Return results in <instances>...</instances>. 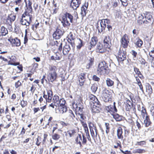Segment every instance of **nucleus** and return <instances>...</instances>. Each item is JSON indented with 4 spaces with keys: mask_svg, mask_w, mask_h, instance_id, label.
<instances>
[{
    "mask_svg": "<svg viewBox=\"0 0 154 154\" xmlns=\"http://www.w3.org/2000/svg\"><path fill=\"white\" fill-rule=\"evenodd\" d=\"M20 104L22 108H23L27 106L28 102L26 100H24V98H23L20 101Z\"/></svg>",
    "mask_w": 154,
    "mask_h": 154,
    "instance_id": "79ce46f5",
    "label": "nucleus"
},
{
    "mask_svg": "<svg viewBox=\"0 0 154 154\" xmlns=\"http://www.w3.org/2000/svg\"><path fill=\"white\" fill-rule=\"evenodd\" d=\"M57 68L56 66L52 65L49 66L47 77L49 82L53 83L56 80L57 77Z\"/></svg>",
    "mask_w": 154,
    "mask_h": 154,
    "instance_id": "f257e3e1",
    "label": "nucleus"
},
{
    "mask_svg": "<svg viewBox=\"0 0 154 154\" xmlns=\"http://www.w3.org/2000/svg\"><path fill=\"white\" fill-rule=\"evenodd\" d=\"M76 106L75 108V113L76 115H78V114L82 113H83V109L84 107L80 103L77 104L76 103L75 104Z\"/></svg>",
    "mask_w": 154,
    "mask_h": 154,
    "instance_id": "aec40b11",
    "label": "nucleus"
},
{
    "mask_svg": "<svg viewBox=\"0 0 154 154\" xmlns=\"http://www.w3.org/2000/svg\"><path fill=\"white\" fill-rule=\"evenodd\" d=\"M109 41L108 39H103V43H100L97 46V51L102 54L108 51L109 49Z\"/></svg>",
    "mask_w": 154,
    "mask_h": 154,
    "instance_id": "f03ea898",
    "label": "nucleus"
},
{
    "mask_svg": "<svg viewBox=\"0 0 154 154\" xmlns=\"http://www.w3.org/2000/svg\"><path fill=\"white\" fill-rule=\"evenodd\" d=\"M109 91L106 89H104L103 91L102 97L105 102H108L111 100L112 96L109 94Z\"/></svg>",
    "mask_w": 154,
    "mask_h": 154,
    "instance_id": "ddd939ff",
    "label": "nucleus"
},
{
    "mask_svg": "<svg viewBox=\"0 0 154 154\" xmlns=\"http://www.w3.org/2000/svg\"><path fill=\"white\" fill-rule=\"evenodd\" d=\"M75 100L77 102V103H80L82 101V95L81 94L77 95L75 97Z\"/></svg>",
    "mask_w": 154,
    "mask_h": 154,
    "instance_id": "58836bf2",
    "label": "nucleus"
},
{
    "mask_svg": "<svg viewBox=\"0 0 154 154\" xmlns=\"http://www.w3.org/2000/svg\"><path fill=\"white\" fill-rule=\"evenodd\" d=\"M57 122L56 120H53V117L52 116L49 117L48 119V122L46 124L45 126L47 127V126H49L50 129H51L53 126H54V125Z\"/></svg>",
    "mask_w": 154,
    "mask_h": 154,
    "instance_id": "6ab92c4d",
    "label": "nucleus"
},
{
    "mask_svg": "<svg viewBox=\"0 0 154 154\" xmlns=\"http://www.w3.org/2000/svg\"><path fill=\"white\" fill-rule=\"evenodd\" d=\"M60 123L63 127L66 128L70 126V124L68 122H66L63 121H61L60 122Z\"/></svg>",
    "mask_w": 154,
    "mask_h": 154,
    "instance_id": "bf43d9fd",
    "label": "nucleus"
},
{
    "mask_svg": "<svg viewBox=\"0 0 154 154\" xmlns=\"http://www.w3.org/2000/svg\"><path fill=\"white\" fill-rule=\"evenodd\" d=\"M16 17L14 15H11L8 17L7 20V22L8 23H12L15 19Z\"/></svg>",
    "mask_w": 154,
    "mask_h": 154,
    "instance_id": "c03bdc74",
    "label": "nucleus"
},
{
    "mask_svg": "<svg viewBox=\"0 0 154 154\" xmlns=\"http://www.w3.org/2000/svg\"><path fill=\"white\" fill-rule=\"evenodd\" d=\"M110 21L107 19H103L98 21L97 23V29L98 32H101L105 29L106 27V24L109 23ZM107 27L109 31L112 29L110 25H107Z\"/></svg>",
    "mask_w": 154,
    "mask_h": 154,
    "instance_id": "20e7f679",
    "label": "nucleus"
},
{
    "mask_svg": "<svg viewBox=\"0 0 154 154\" xmlns=\"http://www.w3.org/2000/svg\"><path fill=\"white\" fill-rule=\"evenodd\" d=\"M94 59L91 58L89 60V62L87 66V67L88 68H89L94 64Z\"/></svg>",
    "mask_w": 154,
    "mask_h": 154,
    "instance_id": "6e6d98bb",
    "label": "nucleus"
},
{
    "mask_svg": "<svg viewBox=\"0 0 154 154\" xmlns=\"http://www.w3.org/2000/svg\"><path fill=\"white\" fill-rule=\"evenodd\" d=\"M115 145L114 146V148L115 149H119L120 150L122 148V143L119 140H116L114 141Z\"/></svg>",
    "mask_w": 154,
    "mask_h": 154,
    "instance_id": "f704fd0d",
    "label": "nucleus"
},
{
    "mask_svg": "<svg viewBox=\"0 0 154 154\" xmlns=\"http://www.w3.org/2000/svg\"><path fill=\"white\" fill-rule=\"evenodd\" d=\"M88 98L90 101L94 104L96 105L97 106H101L100 102L99 101L96 97L92 94L89 95Z\"/></svg>",
    "mask_w": 154,
    "mask_h": 154,
    "instance_id": "f3484780",
    "label": "nucleus"
},
{
    "mask_svg": "<svg viewBox=\"0 0 154 154\" xmlns=\"http://www.w3.org/2000/svg\"><path fill=\"white\" fill-rule=\"evenodd\" d=\"M145 14V19L147 22L150 23L151 20L152 18V17L150 12H146Z\"/></svg>",
    "mask_w": 154,
    "mask_h": 154,
    "instance_id": "2f4dec72",
    "label": "nucleus"
},
{
    "mask_svg": "<svg viewBox=\"0 0 154 154\" xmlns=\"http://www.w3.org/2000/svg\"><path fill=\"white\" fill-rule=\"evenodd\" d=\"M10 41L11 40H8V39L7 40L6 39H3L1 41V42H3L4 46L5 45L6 46H8L9 45V42H10Z\"/></svg>",
    "mask_w": 154,
    "mask_h": 154,
    "instance_id": "13d9d810",
    "label": "nucleus"
},
{
    "mask_svg": "<svg viewBox=\"0 0 154 154\" xmlns=\"http://www.w3.org/2000/svg\"><path fill=\"white\" fill-rule=\"evenodd\" d=\"M97 72L98 74L105 75L108 74L109 72L108 64L104 61L100 62L98 66Z\"/></svg>",
    "mask_w": 154,
    "mask_h": 154,
    "instance_id": "7ed1b4c3",
    "label": "nucleus"
},
{
    "mask_svg": "<svg viewBox=\"0 0 154 154\" xmlns=\"http://www.w3.org/2000/svg\"><path fill=\"white\" fill-rule=\"evenodd\" d=\"M125 109L126 111L128 112L130 116H132L134 114H136V110L135 107L133 106V104L129 100L126 101V105Z\"/></svg>",
    "mask_w": 154,
    "mask_h": 154,
    "instance_id": "6e6552de",
    "label": "nucleus"
},
{
    "mask_svg": "<svg viewBox=\"0 0 154 154\" xmlns=\"http://www.w3.org/2000/svg\"><path fill=\"white\" fill-rule=\"evenodd\" d=\"M27 2V5L28 6V8L25 13H26V14H31L32 11V2L30 0H28Z\"/></svg>",
    "mask_w": 154,
    "mask_h": 154,
    "instance_id": "c756f323",
    "label": "nucleus"
},
{
    "mask_svg": "<svg viewBox=\"0 0 154 154\" xmlns=\"http://www.w3.org/2000/svg\"><path fill=\"white\" fill-rule=\"evenodd\" d=\"M88 126L90 130L91 134L93 138L94 139L97 137L98 130L95 123L90 122L88 123Z\"/></svg>",
    "mask_w": 154,
    "mask_h": 154,
    "instance_id": "9b49d317",
    "label": "nucleus"
},
{
    "mask_svg": "<svg viewBox=\"0 0 154 154\" xmlns=\"http://www.w3.org/2000/svg\"><path fill=\"white\" fill-rule=\"evenodd\" d=\"M87 137H86L85 134L83 133L82 135L81 134H77L75 138V143L76 145H79L81 148L82 147V145H85L87 143Z\"/></svg>",
    "mask_w": 154,
    "mask_h": 154,
    "instance_id": "0eeeda50",
    "label": "nucleus"
},
{
    "mask_svg": "<svg viewBox=\"0 0 154 154\" xmlns=\"http://www.w3.org/2000/svg\"><path fill=\"white\" fill-rule=\"evenodd\" d=\"M13 117L14 116H11V114L10 113H9L8 114H7L6 116V118L8 121H11L12 120V118H13Z\"/></svg>",
    "mask_w": 154,
    "mask_h": 154,
    "instance_id": "680f3d73",
    "label": "nucleus"
},
{
    "mask_svg": "<svg viewBox=\"0 0 154 154\" xmlns=\"http://www.w3.org/2000/svg\"><path fill=\"white\" fill-rule=\"evenodd\" d=\"M97 89V85L96 84H94L92 85L91 86V90L92 93L94 94L96 92Z\"/></svg>",
    "mask_w": 154,
    "mask_h": 154,
    "instance_id": "49530a36",
    "label": "nucleus"
},
{
    "mask_svg": "<svg viewBox=\"0 0 154 154\" xmlns=\"http://www.w3.org/2000/svg\"><path fill=\"white\" fill-rule=\"evenodd\" d=\"M61 23L64 27H67L70 26L73 21V16L70 14L66 13L62 16Z\"/></svg>",
    "mask_w": 154,
    "mask_h": 154,
    "instance_id": "39448f33",
    "label": "nucleus"
},
{
    "mask_svg": "<svg viewBox=\"0 0 154 154\" xmlns=\"http://www.w3.org/2000/svg\"><path fill=\"white\" fill-rule=\"evenodd\" d=\"M22 85V84L20 80H18L15 83V86L16 88H17Z\"/></svg>",
    "mask_w": 154,
    "mask_h": 154,
    "instance_id": "338daca9",
    "label": "nucleus"
},
{
    "mask_svg": "<svg viewBox=\"0 0 154 154\" xmlns=\"http://www.w3.org/2000/svg\"><path fill=\"white\" fill-rule=\"evenodd\" d=\"M79 45L77 46V48L78 49H80L81 48L83 45V42L81 40V39H79Z\"/></svg>",
    "mask_w": 154,
    "mask_h": 154,
    "instance_id": "0e129e2a",
    "label": "nucleus"
},
{
    "mask_svg": "<svg viewBox=\"0 0 154 154\" xmlns=\"http://www.w3.org/2000/svg\"><path fill=\"white\" fill-rule=\"evenodd\" d=\"M88 7V4H87L86 5L85 4V5H83L81 8V14L83 16L85 15L87 13V10Z\"/></svg>",
    "mask_w": 154,
    "mask_h": 154,
    "instance_id": "e433bc0d",
    "label": "nucleus"
},
{
    "mask_svg": "<svg viewBox=\"0 0 154 154\" xmlns=\"http://www.w3.org/2000/svg\"><path fill=\"white\" fill-rule=\"evenodd\" d=\"M75 117V116L74 114L73 111L71 109L69 110L68 115L67 118H68L69 119L72 118L73 120Z\"/></svg>",
    "mask_w": 154,
    "mask_h": 154,
    "instance_id": "4c0bfd02",
    "label": "nucleus"
},
{
    "mask_svg": "<svg viewBox=\"0 0 154 154\" xmlns=\"http://www.w3.org/2000/svg\"><path fill=\"white\" fill-rule=\"evenodd\" d=\"M61 100H62V102L59 105H58L57 109L60 114H63L67 111V107L65 105L66 102L64 99H62Z\"/></svg>",
    "mask_w": 154,
    "mask_h": 154,
    "instance_id": "f8f14e48",
    "label": "nucleus"
},
{
    "mask_svg": "<svg viewBox=\"0 0 154 154\" xmlns=\"http://www.w3.org/2000/svg\"><path fill=\"white\" fill-rule=\"evenodd\" d=\"M57 40L54 41V45L58 46V50L61 51L62 49L63 41L62 39H56Z\"/></svg>",
    "mask_w": 154,
    "mask_h": 154,
    "instance_id": "393cba45",
    "label": "nucleus"
},
{
    "mask_svg": "<svg viewBox=\"0 0 154 154\" xmlns=\"http://www.w3.org/2000/svg\"><path fill=\"white\" fill-rule=\"evenodd\" d=\"M62 57V56L59 52H57L55 53L54 55L51 57V60H60Z\"/></svg>",
    "mask_w": 154,
    "mask_h": 154,
    "instance_id": "a878e982",
    "label": "nucleus"
},
{
    "mask_svg": "<svg viewBox=\"0 0 154 154\" xmlns=\"http://www.w3.org/2000/svg\"><path fill=\"white\" fill-rule=\"evenodd\" d=\"M71 50V48L69 45L66 44L63 47V53L64 55H66L69 53Z\"/></svg>",
    "mask_w": 154,
    "mask_h": 154,
    "instance_id": "72a5a7b5",
    "label": "nucleus"
},
{
    "mask_svg": "<svg viewBox=\"0 0 154 154\" xmlns=\"http://www.w3.org/2000/svg\"><path fill=\"white\" fill-rule=\"evenodd\" d=\"M0 32L2 35H5L8 32L7 29L3 26L2 27Z\"/></svg>",
    "mask_w": 154,
    "mask_h": 154,
    "instance_id": "09e8293b",
    "label": "nucleus"
},
{
    "mask_svg": "<svg viewBox=\"0 0 154 154\" xmlns=\"http://www.w3.org/2000/svg\"><path fill=\"white\" fill-rule=\"evenodd\" d=\"M136 78L137 81V84L139 85L140 89L141 90H142V91H143V88L142 85L141 84V83L140 82L139 79L137 77H136Z\"/></svg>",
    "mask_w": 154,
    "mask_h": 154,
    "instance_id": "052dcab7",
    "label": "nucleus"
},
{
    "mask_svg": "<svg viewBox=\"0 0 154 154\" xmlns=\"http://www.w3.org/2000/svg\"><path fill=\"white\" fill-rule=\"evenodd\" d=\"M145 114H146V119H145V126L146 127H148L152 124V122L150 121L149 116L148 115L146 112V110L145 109Z\"/></svg>",
    "mask_w": 154,
    "mask_h": 154,
    "instance_id": "7c9ffc66",
    "label": "nucleus"
},
{
    "mask_svg": "<svg viewBox=\"0 0 154 154\" xmlns=\"http://www.w3.org/2000/svg\"><path fill=\"white\" fill-rule=\"evenodd\" d=\"M48 135L47 134H44L43 135V138L42 140V144L43 145H45L46 140L48 138Z\"/></svg>",
    "mask_w": 154,
    "mask_h": 154,
    "instance_id": "5fc2aeb1",
    "label": "nucleus"
},
{
    "mask_svg": "<svg viewBox=\"0 0 154 154\" xmlns=\"http://www.w3.org/2000/svg\"><path fill=\"white\" fill-rule=\"evenodd\" d=\"M129 42V39H121V46L124 48H127Z\"/></svg>",
    "mask_w": 154,
    "mask_h": 154,
    "instance_id": "473e14b6",
    "label": "nucleus"
},
{
    "mask_svg": "<svg viewBox=\"0 0 154 154\" xmlns=\"http://www.w3.org/2000/svg\"><path fill=\"white\" fill-rule=\"evenodd\" d=\"M113 118L117 121H121L122 120L123 116H120L117 113H115L112 116Z\"/></svg>",
    "mask_w": 154,
    "mask_h": 154,
    "instance_id": "c9c22d12",
    "label": "nucleus"
},
{
    "mask_svg": "<svg viewBox=\"0 0 154 154\" xmlns=\"http://www.w3.org/2000/svg\"><path fill=\"white\" fill-rule=\"evenodd\" d=\"M63 34V32L60 29L57 28L53 34V37L55 38H59L61 37Z\"/></svg>",
    "mask_w": 154,
    "mask_h": 154,
    "instance_id": "5701e85b",
    "label": "nucleus"
},
{
    "mask_svg": "<svg viewBox=\"0 0 154 154\" xmlns=\"http://www.w3.org/2000/svg\"><path fill=\"white\" fill-rule=\"evenodd\" d=\"M106 109L109 114H110L112 116L116 113L117 112V109L116 106V103H113V106L110 105L106 106Z\"/></svg>",
    "mask_w": 154,
    "mask_h": 154,
    "instance_id": "4468645a",
    "label": "nucleus"
},
{
    "mask_svg": "<svg viewBox=\"0 0 154 154\" xmlns=\"http://www.w3.org/2000/svg\"><path fill=\"white\" fill-rule=\"evenodd\" d=\"M81 123L84 128L85 132L86 134V135L88 140L89 142H91V139L89 134V130L87 124L85 122H81Z\"/></svg>",
    "mask_w": 154,
    "mask_h": 154,
    "instance_id": "a211bd4d",
    "label": "nucleus"
},
{
    "mask_svg": "<svg viewBox=\"0 0 154 154\" xmlns=\"http://www.w3.org/2000/svg\"><path fill=\"white\" fill-rule=\"evenodd\" d=\"M77 129L75 128H72L68 130L67 131L64 132L65 135L66 137H73L77 133V131L79 130L78 128Z\"/></svg>",
    "mask_w": 154,
    "mask_h": 154,
    "instance_id": "dca6fc26",
    "label": "nucleus"
},
{
    "mask_svg": "<svg viewBox=\"0 0 154 154\" xmlns=\"http://www.w3.org/2000/svg\"><path fill=\"white\" fill-rule=\"evenodd\" d=\"M144 150L141 149H134L132 151V153H142L144 152Z\"/></svg>",
    "mask_w": 154,
    "mask_h": 154,
    "instance_id": "603ef678",
    "label": "nucleus"
},
{
    "mask_svg": "<svg viewBox=\"0 0 154 154\" xmlns=\"http://www.w3.org/2000/svg\"><path fill=\"white\" fill-rule=\"evenodd\" d=\"M63 98L60 99L59 96L56 95H55L53 98L52 102L53 103L56 104V105H59L60 103H61V102H62V100H61Z\"/></svg>",
    "mask_w": 154,
    "mask_h": 154,
    "instance_id": "cd10ccee",
    "label": "nucleus"
},
{
    "mask_svg": "<svg viewBox=\"0 0 154 154\" xmlns=\"http://www.w3.org/2000/svg\"><path fill=\"white\" fill-rule=\"evenodd\" d=\"M32 16L31 14H26L24 13L22 15V18L20 20V23L23 25L29 26L31 22Z\"/></svg>",
    "mask_w": 154,
    "mask_h": 154,
    "instance_id": "9d476101",
    "label": "nucleus"
},
{
    "mask_svg": "<svg viewBox=\"0 0 154 154\" xmlns=\"http://www.w3.org/2000/svg\"><path fill=\"white\" fill-rule=\"evenodd\" d=\"M97 42V39H91L90 44L91 47H93L95 45Z\"/></svg>",
    "mask_w": 154,
    "mask_h": 154,
    "instance_id": "4d7b16f0",
    "label": "nucleus"
},
{
    "mask_svg": "<svg viewBox=\"0 0 154 154\" xmlns=\"http://www.w3.org/2000/svg\"><path fill=\"white\" fill-rule=\"evenodd\" d=\"M134 70L136 74H137L139 78L141 79L143 78V76L141 74L140 72V71L139 69L137 68L136 67H134Z\"/></svg>",
    "mask_w": 154,
    "mask_h": 154,
    "instance_id": "a18cd8bd",
    "label": "nucleus"
},
{
    "mask_svg": "<svg viewBox=\"0 0 154 154\" xmlns=\"http://www.w3.org/2000/svg\"><path fill=\"white\" fill-rule=\"evenodd\" d=\"M113 52L117 55V57L119 62H121L126 59V52L121 48H120L119 49L117 47L115 48Z\"/></svg>",
    "mask_w": 154,
    "mask_h": 154,
    "instance_id": "423d86ee",
    "label": "nucleus"
},
{
    "mask_svg": "<svg viewBox=\"0 0 154 154\" xmlns=\"http://www.w3.org/2000/svg\"><path fill=\"white\" fill-rule=\"evenodd\" d=\"M43 97L45 100L46 103H50L52 101L53 97V92L51 88L50 89H46V91H44L42 92Z\"/></svg>",
    "mask_w": 154,
    "mask_h": 154,
    "instance_id": "1a4fd4ad",
    "label": "nucleus"
},
{
    "mask_svg": "<svg viewBox=\"0 0 154 154\" xmlns=\"http://www.w3.org/2000/svg\"><path fill=\"white\" fill-rule=\"evenodd\" d=\"M81 3L80 0H72L70 6L73 9H76L79 7Z\"/></svg>",
    "mask_w": 154,
    "mask_h": 154,
    "instance_id": "412c9836",
    "label": "nucleus"
},
{
    "mask_svg": "<svg viewBox=\"0 0 154 154\" xmlns=\"http://www.w3.org/2000/svg\"><path fill=\"white\" fill-rule=\"evenodd\" d=\"M85 56V55L83 52L82 51L79 53L77 54V57L80 60H82Z\"/></svg>",
    "mask_w": 154,
    "mask_h": 154,
    "instance_id": "864d4df0",
    "label": "nucleus"
},
{
    "mask_svg": "<svg viewBox=\"0 0 154 154\" xmlns=\"http://www.w3.org/2000/svg\"><path fill=\"white\" fill-rule=\"evenodd\" d=\"M146 92L148 94H151L152 93V89L151 86L149 84L146 85Z\"/></svg>",
    "mask_w": 154,
    "mask_h": 154,
    "instance_id": "de8ad7c7",
    "label": "nucleus"
},
{
    "mask_svg": "<svg viewBox=\"0 0 154 154\" xmlns=\"http://www.w3.org/2000/svg\"><path fill=\"white\" fill-rule=\"evenodd\" d=\"M86 73L85 72H81L78 76L79 85L80 86L84 85L85 81Z\"/></svg>",
    "mask_w": 154,
    "mask_h": 154,
    "instance_id": "2eb2a0df",
    "label": "nucleus"
},
{
    "mask_svg": "<svg viewBox=\"0 0 154 154\" xmlns=\"http://www.w3.org/2000/svg\"><path fill=\"white\" fill-rule=\"evenodd\" d=\"M10 40V43L12 46H20L21 43L20 39H8Z\"/></svg>",
    "mask_w": 154,
    "mask_h": 154,
    "instance_id": "c85d7f7f",
    "label": "nucleus"
},
{
    "mask_svg": "<svg viewBox=\"0 0 154 154\" xmlns=\"http://www.w3.org/2000/svg\"><path fill=\"white\" fill-rule=\"evenodd\" d=\"M36 89V88L35 87V86L33 84H32V86L31 87L30 89L29 90V91H31V92L33 94Z\"/></svg>",
    "mask_w": 154,
    "mask_h": 154,
    "instance_id": "774afa93",
    "label": "nucleus"
},
{
    "mask_svg": "<svg viewBox=\"0 0 154 154\" xmlns=\"http://www.w3.org/2000/svg\"><path fill=\"white\" fill-rule=\"evenodd\" d=\"M101 106H97L96 105H93L92 106H91V112L93 113H99L100 112L101 109L100 107Z\"/></svg>",
    "mask_w": 154,
    "mask_h": 154,
    "instance_id": "bb28decb",
    "label": "nucleus"
},
{
    "mask_svg": "<svg viewBox=\"0 0 154 154\" xmlns=\"http://www.w3.org/2000/svg\"><path fill=\"white\" fill-rule=\"evenodd\" d=\"M123 134V129L122 127H118L116 130V135L118 139L122 140L124 138Z\"/></svg>",
    "mask_w": 154,
    "mask_h": 154,
    "instance_id": "4be33fe9",
    "label": "nucleus"
},
{
    "mask_svg": "<svg viewBox=\"0 0 154 154\" xmlns=\"http://www.w3.org/2000/svg\"><path fill=\"white\" fill-rule=\"evenodd\" d=\"M16 58L15 57L12 56L10 58V60L8 62V64L16 66L19 65L20 63L16 62Z\"/></svg>",
    "mask_w": 154,
    "mask_h": 154,
    "instance_id": "b1692460",
    "label": "nucleus"
},
{
    "mask_svg": "<svg viewBox=\"0 0 154 154\" xmlns=\"http://www.w3.org/2000/svg\"><path fill=\"white\" fill-rule=\"evenodd\" d=\"M143 44V41L141 40V39H138V40L135 43L136 45L138 47H141Z\"/></svg>",
    "mask_w": 154,
    "mask_h": 154,
    "instance_id": "e2e57ef3",
    "label": "nucleus"
},
{
    "mask_svg": "<svg viewBox=\"0 0 154 154\" xmlns=\"http://www.w3.org/2000/svg\"><path fill=\"white\" fill-rule=\"evenodd\" d=\"M106 82L108 87H111L114 85V82L109 78L107 79Z\"/></svg>",
    "mask_w": 154,
    "mask_h": 154,
    "instance_id": "37998d69",
    "label": "nucleus"
},
{
    "mask_svg": "<svg viewBox=\"0 0 154 154\" xmlns=\"http://www.w3.org/2000/svg\"><path fill=\"white\" fill-rule=\"evenodd\" d=\"M151 61L150 60H147V62H145V65L146 69H148V70H149V69L150 66V64L151 63Z\"/></svg>",
    "mask_w": 154,
    "mask_h": 154,
    "instance_id": "69168bd1",
    "label": "nucleus"
},
{
    "mask_svg": "<svg viewBox=\"0 0 154 154\" xmlns=\"http://www.w3.org/2000/svg\"><path fill=\"white\" fill-rule=\"evenodd\" d=\"M42 139V138L39 136H38L37 138L35 139V145L37 146H40L41 143V141Z\"/></svg>",
    "mask_w": 154,
    "mask_h": 154,
    "instance_id": "8fccbe9b",
    "label": "nucleus"
},
{
    "mask_svg": "<svg viewBox=\"0 0 154 154\" xmlns=\"http://www.w3.org/2000/svg\"><path fill=\"white\" fill-rule=\"evenodd\" d=\"M52 138L54 140H57L61 137V136L57 133H53L51 136Z\"/></svg>",
    "mask_w": 154,
    "mask_h": 154,
    "instance_id": "ea45409f",
    "label": "nucleus"
},
{
    "mask_svg": "<svg viewBox=\"0 0 154 154\" xmlns=\"http://www.w3.org/2000/svg\"><path fill=\"white\" fill-rule=\"evenodd\" d=\"M79 119L81 122H85V119H86V117L84 116V113L79 114L78 115H76Z\"/></svg>",
    "mask_w": 154,
    "mask_h": 154,
    "instance_id": "a19ab883",
    "label": "nucleus"
},
{
    "mask_svg": "<svg viewBox=\"0 0 154 154\" xmlns=\"http://www.w3.org/2000/svg\"><path fill=\"white\" fill-rule=\"evenodd\" d=\"M105 127L106 128V134L108 135L110 132V125L108 123H105Z\"/></svg>",
    "mask_w": 154,
    "mask_h": 154,
    "instance_id": "3c124183",
    "label": "nucleus"
}]
</instances>
